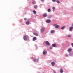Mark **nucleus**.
I'll list each match as a JSON object with an SVG mask.
<instances>
[{
	"label": "nucleus",
	"mask_w": 73,
	"mask_h": 73,
	"mask_svg": "<svg viewBox=\"0 0 73 73\" xmlns=\"http://www.w3.org/2000/svg\"><path fill=\"white\" fill-rule=\"evenodd\" d=\"M54 27H55V28H58L60 27V26L58 25H57L56 24H55L54 25Z\"/></svg>",
	"instance_id": "1"
},
{
	"label": "nucleus",
	"mask_w": 73,
	"mask_h": 73,
	"mask_svg": "<svg viewBox=\"0 0 73 73\" xmlns=\"http://www.w3.org/2000/svg\"><path fill=\"white\" fill-rule=\"evenodd\" d=\"M45 43L46 45H48V46H49V45H50V43H49V42L48 41H46L45 42Z\"/></svg>",
	"instance_id": "2"
},
{
	"label": "nucleus",
	"mask_w": 73,
	"mask_h": 73,
	"mask_svg": "<svg viewBox=\"0 0 73 73\" xmlns=\"http://www.w3.org/2000/svg\"><path fill=\"white\" fill-rule=\"evenodd\" d=\"M44 30H45V29H44V28H42L41 29V33H42V32H44Z\"/></svg>",
	"instance_id": "3"
},
{
	"label": "nucleus",
	"mask_w": 73,
	"mask_h": 73,
	"mask_svg": "<svg viewBox=\"0 0 73 73\" xmlns=\"http://www.w3.org/2000/svg\"><path fill=\"white\" fill-rule=\"evenodd\" d=\"M23 39L24 40H25V41H27V37L25 36H23Z\"/></svg>",
	"instance_id": "4"
},
{
	"label": "nucleus",
	"mask_w": 73,
	"mask_h": 73,
	"mask_svg": "<svg viewBox=\"0 0 73 73\" xmlns=\"http://www.w3.org/2000/svg\"><path fill=\"white\" fill-rule=\"evenodd\" d=\"M46 22L48 23H49L50 22V19H47L46 21Z\"/></svg>",
	"instance_id": "5"
},
{
	"label": "nucleus",
	"mask_w": 73,
	"mask_h": 73,
	"mask_svg": "<svg viewBox=\"0 0 73 73\" xmlns=\"http://www.w3.org/2000/svg\"><path fill=\"white\" fill-rule=\"evenodd\" d=\"M72 50V49L71 48H69L67 50L68 52H71Z\"/></svg>",
	"instance_id": "6"
},
{
	"label": "nucleus",
	"mask_w": 73,
	"mask_h": 73,
	"mask_svg": "<svg viewBox=\"0 0 73 73\" xmlns=\"http://www.w3.org/2000/svg\"><path fill=\"white\" fill-rule=\"evenodd\" d=\"M43 16L44 17H46L47 16V15L46 13H44L43 14Z\"/></svg>",
	"instance_id": "7"
},
{
	"label": "nucleus",
	"mask_w": 73,
	"mask_h": 73,
	"mask_svg": "<svg viewBox=\"0 0 73 73\" xmlns=\"http://www.w3.org/2000/svg\"><path fill=\"white\" fill-rule=\"evenodd\" d=\"M73 29V27H70L69 28V31H72V29Z\"/></svg>",
	"instance_id": "8"
},
{
	"label": "nucleus",
	"mask_w": 73,
	"mask_h": 73,
	"mask_svg": "<svg viewBox=\"0 0 73 73\" xmlns=\"http://www.w3.org/2000/svg\"><path fill=\"white\" fill-rule=\"evenodd\" d=\"M36 40V37H34L33 38V41H35Z\"/></svg>",
	"instance_id": "9"
},
{
	"label": "nucleus",
	"mask_w": 73,
	"mask_h": 73,
	"mask_svg": "<svg viewBox=\"0 0 73 73\" xmlns=\"http://www.w3.org/2000/svg\"><path fill=\"white\" fill-rule=\"evenodd\" d=\"M46 53H47L46 51H44L43 52V54L45 55V54H46Z\"/></svg>",
	"instance_id": "10"
},
{
	"label": "nucleus",
	"mask_w": 73,
	"mask_h": 73,
	"mask_svg": "<svg viewBox=\"0 0 73 73\" xmlns=\"http://www.w3.org/2000/svg\"><path fill=\"white\" fill-rule=\"evenodd\" d=\"M34 7L35 9H37V5H35L34 6Z\"/></svg>",
	"instance_id": "11"
},
{
	"label": "nucleus",
	"mask_w": 73,
	"mask_h": 73,
	"mask_svg": "<svg viewBox=\"0 0 73 73\" xmlns=\"http://www.w3.org/2000/svg\"><path fill=\"white\" fill-rule=\"evenodd\" d=\"M51 64L52 65V66H54V62H52L51 63Z\"/></svg>",
	"instance_id": "12"
},
{
	"label": "nucleus",
	"mask_w": 73,
	"mask_h": 73,
	"mask_svg": "<svg viewBox=\"0 0 73 73\" xmlns=\"http://www.w3.org/2000/svg\"><path fill=\"white\" fill-rule=\"evenodd\" d=\"M55 32V31L54 30H52L51 31H50V33H54V32Z\"/></svg>",
	"instance_id": "13"
},
{
	"label": "nucleus",
	"mask_w": 73,
	"mask_h": 73,
	"mask_svg": "<svg viewBox=\"0 0 73 73\" xmlns=\"http://www.w3.org/2000/svg\"><path fill=\"white\" fill-rule=\"evenodd\" d=\"M26 24L27 25H29V21H28L27 22H26Z\"/></svg>",
	"instance_id": "14"
},
{
	"label": "nucleus",
	"mask_w": 73,
	"mask_h": 73,
	"mask_svg": "<svg viewBox=\"0 0 73 73\" xmlns=\"http://www.w3.org/2000/svg\"><path fill=\"white\" fill-rule=\"evenodd\" d=\"M60 73H63V70H62V69H61L60 70Z\"/></svg>",
	"instance_id": "15"
},
{
	"label": "nucleus",
	"mask_w": 73,
	"mask_h": 73,
	"mask_svg": "<svg viewBox=\"0 0 73 73\" xmlns=\"http://www.w3.org/2000/svg\"><path fill=\"white\" fill-rule=\"evenodd\" d=\"M47 11L48 12H50L51 11V10H50V9H47Z\"/></svg>",
	"instance_id": "16"
},
{
	"label": "nucleus",
	"mask_w": 73,
	"mask_h": 73,
	"mask_svg": "<svg viewBox=\"0 0 73 73\" xmlns=\"http://www.w3.org/2000/svg\"><path fill=\"white\" fill-rule=\"evenodd\" d=\"M34 14H36V11L35 10H33V11Z\"/></svg>",
	"instance_id": "17"
},
{
	"label": "nucleus",
	"mask_w": 73,
	"mask_h": 73,
	"mask_svg": "<svg viewBox=\"0 0 73 73\" xmlns=\"http://www.w3.org/2000/svg\"><path fill=\"white\" fill-rule=\"evenodd\" d=\"M33 35H35V36H38V34L36 33H33Z\"/></svg>",
	"instance_id": "18"
},
{
	"label": "nucleus",
	"mask_w": 73,
	"mask_h": 73,
	"mask_svg": "<svg viewBox=\"0 0 73 73\" xmlns=\"http://www.w3.org/2000/svg\"><path fill=\"white\" fill-rule=\"evenodd\" d=\"M52 46H53V47H56V44H52Z\"/></svg>",
	"instance_id": "19"
},
{
	"label": "nucleus",
	"mask_w": 73,
	"mask_h": 73,
	"mask_svg": "<svg viewBox=\"0 0 73 73\" xmlns=\"http://www.w3.org/2000/svg\"><path fill=\"white\" fill-rule=\"evenodd\" d=\"M56 3H58V4H60V1H58V0H56Z\"/></svg>",
	"instance_id": "20"
},
{
	"label": "nucleus",
	"mask_w": 73,
	"mask_h": 73,
	"mask_svg": "<svg viewBox=\"0 0 73 73\" xmlns=\"http://www.w3.org/2000/svg\"><path fill=\"white\" fill-rule=\"evenodd\" d=\"M48 18H51L52 17V15H50L48 16Z\"/></svg>",
	"instance_id": "21"
},
{
	"label": "nucleus",
	"mask_w": 73,
	"mask_h": 73,
	"mask_svg": "<svg viewBox=\"0 0 73 73\" xmlns=\"http://www.w3.org/2000/svg\"><path fill=\"white\" fill-rule=\"evenodd\" d=\"M71 36H72V35H68V37H71Z\"/></svg>",
	"instance_id": "22"
},
{
	"label": "nucleus",
	"mask_w": 73,
	"mask_h": 73,
	"mask_svg": "<svg viewBox=\"0 0 73 73\" xmlns=\"http://www.w3.org/2000/svg\"><path fill=\"white\" fill-rule=\"evenodd\" d=\"M65 28V27L63 26L61 28V29H64V28Z\"/></svg>",
	"instance_id": "23"
},
{
	"label": "nucleus",
	"mask_w": 73,
	"mask_h": 73,
	"mask_svg": "<svg viewBox=\"0 0 73 73\" xmlns=\"http://www.w3.org/2000/svg\"><path fill=\"white\" fill-rule=\"evenodd\" d=\"M52 9L54 10V9H55V7H52Z\"/></svg>",
	"instance_id": "24"
},
{
	"label": "nucleus",
	"mask_w": 73,
	"mask_h": 73,
	"mask_svg": "<svg viewBox=\"0 0 73 73\" xmlns=\"http://www.w3.org/2000/svg\"><path fill=\"white\" fill-rule=\"evenodd\" d=\"M56 1V0H52V1H53V2H55Z\"/></svg>",
	"instance_id": "25"
},
{
	"label": "nucleus",
	"mask_w": 73,
	"mask_h": 73,
	"mask_svg": "<svg viewBox=\"0 0 73 73\" xmlns=\"http://www.w3.org/2000/svg\"><path fill=\"white\" fill-rule=\"evenodd\" d=\"M24 20L25 21H26L27 20V18H25L24 19Z\"/></svg>",
	"instance_id": "26"
},
{
	"label": "nucleus",
	"mask_w": 73,
	"mask_h": 73,
	"mask_svg": "<svg viewBox=\"0 0 73 73\" xmlns=\"http://www.w3.org/2000/svg\"><path fill=\"white\" fill-rule=\"evenodd\" d=\"M35 4V2H32L33 4Z\"/></svg>",
	"instance_id": "27"
},
{
	"label": "nucleus",
	"mask_w": 73,
	"mask_h": 73,
	"mask_svg": "<svg viewBox=\"0 0 73 73\" xmlns=\"http://www.w3.org/2000/svg\"><path fill=\"white\" fill-rule=\"evenodd\" d=\"M71 44V45H72V47H73V43H72V44Z\"/></svg>",
	"instance_id": "28"
},
{
	"label": "nucleus",
	"mask_w": 73,
	"mask_h": 73,
	"mask_svg": "<svg viewBox=\"0 0 73 73\" xmlns=\"http://www.w3.org/2000/svg\"><path fill=\"white\" fill-rule=\"evenodd\" d=\"M52 49V47H50V49Z\"/></svg>",
	"instance_id": "29"
},
{
	"label": "nucleus",
	"mask_w": 73,
	"mask_h": 73,
	"mask_svg": "<svg viewBox=\"0 0 73 73\" xmlns=\"http://www.w3.org/2000/svg\"><path fill=\"white\" fill-rule=\"evenodd\" d=\"M41 1L42 2H44V0H41Z\"/></svg>",
	"instance_id": "30"
},
{
	"label": "nucleus",
	"mask_w": 73,
	"mask_h": 73,
	"mask_svg": "<svg viewBox=\"0 0 73 73\" xmlns=\"http://www.w3.org/2000/svg\"><path fill=\"white\" fill-rule=\"evenodd\" d=\"M53 72H54V73H56V71H55L54 70L53 71Z\"/></svg>",
	"instance_id": "31"
},
{
	"label": "nucleus",
	"mask_w": 73,
	"mask_h": 73,
	"mask_svg": "<svg viewBox=\"0 0 73 73\" xmlns=\"http://www.w3.org/2000/svg\"><path fill=\"white\" fill-rule=\"evenodd\" d=\"M34 61H36V59H34Z\"/></svg>",
	"instance_id": "32"
},
{
	"label": "nucleus",
	"mask_w": 73,
	"mask_h": 73,
	"mask_svg": "<svg viewBox=\"0 0 73 73\" xmlns=\"http://www.w3.org/2000/svg\"><path fill=\"white\" fill-rule=\"evenodd\" d=\"M53 12H54V10H53Z\"/></svg>",
	"instance_id": "33"
},
{
	"label": "nucleus",
	"mask_w": 73,
	"mask_h": 73,
	"mask_svg": "<svg viewBox=\"0 0 73 73\" xmlns=\"http://www.w3.org/2000/svg\"><path fill=\"white\" fill-rule=\"evenodd\" d=\"M68 55H66V57H68Z\"/></svg>",
	"instance_id": "34"
},
{
	"label": "nucleus",
	"mask_w": 73,
	"mask_h": 73,
	"mask_svg": "<svg viewBox=\"0 0 73 73\" xmlns=\"http://www.w3.org/2000/svg\"><path fill=\"white\" fill-rule=\"evenodd\" d=\"M72 26H73V24L72 25Z\"/></svg>",
	"instance_id": "35"
}]
</instances>
